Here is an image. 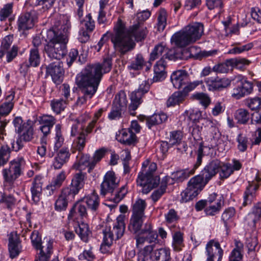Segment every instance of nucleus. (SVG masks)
Returning <instances> with one entry per match:
<instances>
[{
  "label": "nucleus",
  "mask_w": 261,
  "mask_h": 261,
  "mask_svg": "<svg viewBox=\"0 0 261 261\" xmlns=\"http://www.w3.org/2000/svg\"><path fill=\"white\" fill-rule=\"evenodd\" d=\"M127 102L125 92L121 90L116 94L113 102V105L125 110L126 108Z\"/></svg>",
  "instance_id": "39"
},
{
  "label": "nucleus",
  "mask_w": 261,
  "mask_h": 261,
  "mask_svg": "<svg viewBox=\"0 0 261 261\" xmlns=\"http://www.w3.org/2000/svg\"><path fill=\"white\" fill-rule=\"evenodd\" d=\"M253 46L252 43H249L244 45H238L229 50L228 53L237 54L251 49Z\"/></svg>",
  "instance_id": "58"
},
{
  "label": "nucleus",
  "mask_w": 261,
  "mask_h": 261,
  "mask_svg": "<svg viewBox=\"0 0 261 261\" xmlns=\"http://www.w3.org/2000/svg\"><path fill=\"white\" fill-rule=\"evenodd\" d=\"M153 257L155 261H169L171 259L170 250L167 248H162L155 250Z\"/></svg>",
  "instance_id": "36"
},
{
  "label": "nucleus",
  "mask_w": 261,
  "mask_h": 261,
  "mask_svg": "<svg viewBox=\"0 0 261 261\" xmlns=\"http://www.w3.org/2000/svg\"><path fill=\"white\" fill-rule=\"evenodd\" d=\"M147 33L146 28L139 24H136L127 30L120 23L117 25L115 34L112 38V42L116 50L124 55L134 48L135 43L133 38H135L137 41H141L144 39Z\"/></svg>",
  "instance_id": "3"
},
{
  "label": "nucleus",
  "mask_w": 261,
  "mask_h": 261,
  "mask_svg": "<svg viewBox=\"0 0 261 261\" xmlns=\"http://www.w3.org/2000/svg\"><path fill=\"white\" fill-rule=\"evenodd\" d=\"M187 96L184 91L175 92L167 100V106L169 107L182 103Z\"/></svg>",
  "instance_id": "31"
},
{
  "label": "nucleus",
  "mask_w": 261,
  "mask_h": 261,
  "mask_svg": "<svg viewBox=\"0 0 261 261\" xmlns=\"http://www.w3.org/2000/svg\"><path fill=\"white\" fill-rule=\"evenodd\" d=\"M11 150L7 145L0 147V166L4 165L8 161L10 156Z\"/></svg>",
  "instance_id": "47"
},
{
  "label": "nucleus",
  "mask_w": 261,
  "mask_h": 261,
  "mask_svg": "<svg viewBox=\"0 0 261 261\" xmlns=\"http://www.w3.org/2000/svg\"><path fill=\"white\" fill-rule=\"evenodd\" d=\"M86 136L84 132H81L76 140L74 141L76 148L79 151H82L85 146Z\"/></svg>",
  "instance_id": "56"
},
{
  "label": "nucleus",
  "mask_w": 261,
  "mask_h": 261,
  "mask_svg": "<svg viewBox=\"0 0 261 261\" xmlns=\"http://www.w3.org/2000/svg\"><path fill=\"white\" fill-rule=\"evenodd\" d=\"M141 121H146V124L149 128L155 125L161 124L167 120V116L165 113L154 114L150 117L140 115L138 117Z\"/></svg>",
  "instance_id": "19"
},
{
  "label": "nucleus",
  "mask_w": 261,
  "mask_h": 261,
  "mask_svg": "<svg viewBox=\"0 0 261 261\" xmlns=\"http://www.w3.org/2000/svg\"><path fill=\"white\" fill-rule=\"evenodd\" d=\"M246 104L252 110H257L261 108V98L256 96L246 99Z\"/></svg>",
  "instance_id": "54"
},
{
  "label": "nucleus",
  "mask_w": 261,
  "mask_h": 261,
  "mask_svg": "<svg viewBox=\"0 0 261 261\" xmlns=\"http://www.w3.org/2000/svg\"><path fill=\"white\" fill-rule=\"evenodd\" d=\"M170 79L173 86L177 89L181 88L189 83V75L185 70L173 72Z\"/></svg>",
  "instance_id": "16"
},
{
  "label": "nucleus",
  "mask_w": 261,
  "mask_h": 261,
  "mask_svg": "<svg viewBox=\"0 0 261 261\" xmlns=\"http://www.w3.org/2000/svg\"><path fill=\"white\" fill-rule=\"evenodd\" d=\"M116 180H103L100 186V194L105 196L108 193H112L117 188L118 182Z\"/></svg>",
  "instance_id": "35"
},
{
  "label": "nucleus",
  "mask_w": 261,
  "mask_h": 261,
  "mask_svg": "<svg viewBox=\"0 0 261 261\" xmlns=\"http://www.w3.org/2000/svg\"><path fill=\"white\" fill-rule=\"evenodd\" d=\"M234 118L240 124H246L249 120L250 116L248 111L244 109H239L234 114Z\"/></svg>",
  "instance_id": "44"
},
{
  "label": "nucleus",
  "mask_w": 261,
  "mask_h": 261,
  "mask_svg": "<svg viewBox=\"0 0 261 261\" xmlns=\"http://www.w3.org/2000/svg\"><path fill=\"white\" fill-rule=\"evenodd\" d=\"M146 207L145 200L138 199L133 206L132 215L146 217L144 211Z\"/></svg>",
  "instance_id": "37"
},
{
  "label": "nucleus",
  "mask_w": 261,
  "mask_h": 261,
  "mask_svg": "<svg viewBox=\"0 0 261 261\" xmlns=\"http://www.w3.org/2000/svg\"><path fill=\"white\" fill-rule=\"evenodd\" d=\"M38 181L34 180L31 188L32 199L36 203L40 201L42 192V184L39 180Z\"/></svg>",
  "instance_id": "43"
},
{
  "label": "nucleus",
  "mask_w": 261,
  "mask_h": 261,
  "mask_svg": "<svg viewBox=\"0 0 261 261\" xmlns=\"http://www.w3.org/2000/svg\"><path fill=\"white\" fill-rule=\"evenodd\" d=\"M167 24V13L165 10L160 11L158 17V29L159 31H163Z\"/></svg>",
  "instance_id": "52"
},
{
  "label": "nucleus",
  "mask_w": 261,
  "mask_h": 261,
  "mask_svg": "<svg viewBox=\"0 0 261 261\" xmlns=\"http://www.w3.org/2000/svg\"><path fill=\"white\" fill-rule=\"evenodd\" d=\"M145 217L132 215L130 219L128 229L137 234L135 237L137 248L143 246L146 242L151 244L155 243L158 240V234L152 223L147 221L143 224Z\"/></svg>",
  "instance_id": "4"
},
{
  "label": "nucleus",
  "mask_w": 261,
  "mask_h": 261,
  "mask_svg": "<svg viewBox=\"0 0 261 261\" xmlns=\"http://www.w3.org/2000/svg\"><path fill=\"white\" fill-rule=\"evenodd\" d=\"M70 23L68 19L60 28H53L46 33V44L44 45L43 53L45 60L48 61H60L67 53L66 44L68 41V31Z\"/></svg>",
  "instance_id": "2"
},
{
  "label": "nucleus",
  "mask_w": 261,
  "mask_h": 261,
  "mask_svg": "<svg viewBox=\"0 0 261 261\" xmlns=\"http://www.w3.org/2000/svg\"><path fill=\"white\" fill-rule=\"evenodd\" d=\"M257 180H251L248 181V186L245 192L244 195V201L243 205L245 206L250 204L255 199V191L258 188V184L256 183ZM258 181L259 180H258Z\"/></svg>",
  "instance_id": "18"
},
{
  "label": "nucleus",
  "mask_w": 261,
  "mask_h": 261,
  "mask_svg": "<svg viewBox=\"0 0 261 261\" xmlns=\"http://www.w3.org/2000/svg\"><path fill=\"white\" fill-rule=\"evenodd\" d=\"M206 260L214 261V257L218 256L217 261H221L223 251L218 242L211 240L206 245Z\"/></svg>",
  "instance_id": "13"
},
{
  "label": "nucleus",
  "mask_w": 261,
  "mask_h": 261,
  "mask_svg": "<svg viewBox=\"0 0 261 261\" xmlns=\"http://www.w3.org/2000/svg\"><path fill=\"white\" fill-rule=\"evenodd\" d=\"M201 130L202 127L197 124H193L189 128V131L195 141H199L201 139Z\"/></svg>",
  "instance_id": "59"
},
{
  "label": "nucleus",
  "mask_w": 261,
  "mask_h": 261,
  "mask_svg": "<svg viewBox=\"0 0 261 261\" xmlns=\"http://www.w3.org/2000/svg\"><path fill=\"white\" fill-rule=\"evenodd\" d=\"M156 164L153 162L149 163L148 161L142 164L141 173L146 179H153V174L156 170Z\"/></svg>",
  "instance_id": "30"
},
{
  "label": "nucleus",
  "mask_w": 261,
  "mask_h": 261,
  "mask_svg": "<svg viewBox=\"0 0 261 261\" xmlns=\"http://www.w3.org/2000/svg\"><path fill=\"white\" fill-rule=\"evenodd\" d=\"M124 219L125 216L120 215L114 223L112 229L111 226L106 225L102 230L103 240L100 248L101 253L110 252V247L113 241L118 240L123 236L125 229Z\"/></svg>",
  "instance_id": "5"
},
{
  "label": "nucleus",
  "mask_w": 261,
  "mask_h": 261,
  "mask_svg": "<svg viewBox=\"0 0 261 261\" xmlns=\"http://www.w3.org/2000/svg\"><path fill=\"white\" fill-rule=\"evenodd\" d=\"M237 141L238 143V148L240 151H245L247 148L248 139L242 135H239Z\"/></svg>",
  "instance_id": "64"
},
{
  "label": "nucleus",
  "mask_w": 261,
  "mask_h": 261,
  "mask_svg": "<svg viewBox=\"0 0 261 261\" xmlns=\"http://www.w3.org/2000/svg\"><path fill=\"white\" fill-rule=\"evenodd\" d=\"M220 167L219 160H213L202 171L200 179H210L216 174Z\"/></svg>",
  "instance_id": "17"
},
{
  "label": "nucleus",
  "mask_w": 261,
  "mask_h": 261,
  "mask_svg": "<svg viewBox=\"0 0 261 261\" xmlns=\"http://www.w3.org/2000/svg\"><path fill=\"white\" fill-rule=\"evenodd\" d=\"M14 91L11 90L8 91L6 96V101L0 105V134L3 133V130L5 128L8 121L2 119V117L8 115L14 107Z\"/></svg>",
  "instance_id": "7"
},
{
  "label": "nucleus",
  "mask_w": 261,
  "mask_h": 261,
  "mask_svg": "<svg viewBox=\"0 0 261 261\" xmlns=\"http://www.w3.org/2000/svg\"><path fill=\"white\" fill-rule=\"evenodd\" d=\"M171 41L179 47H184L193 43L184 29L174 34Z\"/></svg>",
  "instance_id": "21"
},
{
  "label": "nucleus",
  "mask_w": 261,
  "mask_h": 261,
  "mask_svg": "<svg viewBox=\"0 0 261 261\" xmlns=\"http://www.w3.org/2000/svg\"><path fill=\"white\" fill-rule=\"evenodd\" d=\"M204 82L210 91L222 90L230 84V81L228 79L221 78L219 76L206 78Z\"/></svg>",
  "instance_id": "14"
},
{
  "label": "nucleus",
  "mask_w": 261,
  "mask_h": 261,
  "mask_svg": "<svg viewBox=\"0 0 261 261\" xmlns=\"http://www.w3.org/2000/svg\"><path fill=\"white\" fill-rule=\"evenodd\" d=\"M208 180H189L187 188L181 193V202H187L198 195Z\"/></svg>",
  "instance_id": "6"
},
{
  "label": "nucleus",
  "mask_w": 261,
  "mask_h": 261,
  "mask_svg": "<svg viewBox=\"0 0 261 261\" xmlns=\"http://www.w3.org/2000/svg\"><path fill=\"white\" fill-rule=\"evenodd\" d=\"M39 122L41 126H47L53 127L56 122V119L52 116L44 115L39 117Z\"/></svg>",
  "instance_id": "51"
},
{
  "label": "nucleus",
  "mask_w": 261,
  "mask_h": 261,
  "mask_svg": "<svg viewBox=\"0 0 261 261\" xmlns=\"http://www.w3.org/2000/svg\"><path fill=\"white\" fill-rule=\"evenodd\" d=\"M91 247L89 250H85L79 255V258L81 260L86 259L88 261H93L95 258V255Z\"/></svg>",
  "instance_id": "63"
},
{
  "label": "nucleus",
  "mask_w": 261,
  "mask_h": 261,
  "mask_svg": "<svg viewBox=\"0 0 261 261\" xmlns=\"http://www.w3.org/2000/svg\"><path fill=\"white\" fill-rule=\"evenodd\" d=\"M17 134L18 138L16 141V147L12 144V147L16 151L19 150L23 146V142H29L33 139L34 130L32 122L31 120H28L26 124Z\"/></svg>",
  "instance_id": "9"
},
{
  "label": "nucleus",
  "mask_w": 261,
  "mask_h": 261,
  "mask_svg": "<svg viewBox=\"0 0 261 261\" xmlns=\"http://www.w3.org/2000/svg\"><path fill=\"white\" fill-rule=\"evenodd\" d=\"M250 62L249 60L244 58L230 59L224 63L215 65L213 67V70L219 73H227L234 66L238 68H242L244 66L249 65Z\"/></svg>",
  "instance_id": "11"
},
{
  "label": "nucleus",
  "mask_w": 261,
  "mask_h": 261,
  "mask_svg": "<svg viewBox=\"0 0 261 261\" xmlns=\"http://www.w3.org/2000/svg\"><path fill=\"white\" fill-rule=\"evenodd\" d=\"M143 96V95L142 93H140L137 90H135L130 93V103L128 106V111L130 115L133 116H135L136 115L135 111L142 103V98Z\"/></svg>",
  "instance_id": "25"
},
{
  "label": "nucleus",
  "mask_w": 261,
  "mask_h": 261,
  "mask_svg": "<svg viewBox=\"0 0 261 261\" xmlns=\"http://www.w3.org/2000/svg\"><path fill=\"white\" fill-rule=\"evenodd\" d=\"M235 214V210L233 207L226 209L222 214L221 219L223 221L225 227H227L228 222Z\"/></svg>",
  "instance_id": "57"
},
{
  "label": "nucleus",
  "mask_w": 261,
  "mask_h": 261,
  "mask_svg": "<svg viewBox=\"0 0 261 261\" xmlns=\"http://www.w3.org/2000/svg\"><path fill=\"white\" fill-rule=\"evenodd\" d=\"M173 242L172 247L175 251L179 252L184 247L183 234L179 231L175 232L172 236Z\"/></svg>",
  "instance_id": "42"
},
{
  "label": "nucleus",
  "mask_w": 261,
  "mask_h": 261,
  "mask_svg": "<svg viewBox=\"0 0 261 261\" xmlns=\"http://www.w3.org/2000/svg\"><path fill=\"white\" fill-rule=\"evenodd\" d=\"M194 43L199 39L203 33V25L201 23L194 22L183 29Z\"/></svg>",
  "instance_id": "15"
},
{
  "label": "nucleus",
  "mask_w": 261,
  "mask_h": 261,
  "mask_svg": "<svg viewBox=\"0 0 261 261\" xmlns=\"http://www.w3.org/2000/svg\"><path fill=\"white\" fill-rule=\"evenodd\" d=\"M66 106V101L65 99H60L51 101V106L52 110L57 114L60 113L63 111Z\"/></svg>",
  "instance_id": "49"
},
{
  "label": "nucleus",
  "mask_w": 261,
  "mask_h": 261,
  "mask_svg": "<svg viewBox=\"0 0 261 261\" xmlns=\"http://www.w3.org/2000/svg\"><path fill=\"white\" fill-rule=\"evenodd\" d=\"M221 206V200H217L215 203L208 204L205 212L207 215H214L218 213Z\"/></svg>",
  "instance_id": "50"
},
{
  "label": "nucleus",
  "mask_w": 261,
  "mask_h": 261,
  "mask_svg": "<svg viewBox=\"0 0 261 261\" xmlns=\"http://www.w3.org/2000/svg\"><path fill=\"white\" fill-rule=\"evenodd\" d=\"M40 62V57L39 54L38 49L36 48H32L30 50V57L29 59V64H25L21 65L20 69L23 67L27 68L29 66L37 67Z\"/></svg>",
  "instance_id": "34"
},
{
  "label": "nucleus",
  "mask_w": 261,
  "mask_h": 261,
  "mask_svg": "<svg viewBox=\"0 0 261 261\" xmlns=\"http://www.w3.org/2000/svg\"><path fill=\"white\" fill-rule=\"evenodd\" d=\"M245 219L248 225L255 226L256 222L261 219V202H257L253 205Z\"/></svg>",
  "instance_id": "22"
},
{
  "label": "nucleus",
  "mask_w": 261,
  "mask_h": 261,
  "mask_svg": "<svg viewBox=\"0 0 261 261\" xmlns=\"http://www.w3.org/2000/svg\"><path fill=\"white\" fill-rule=\"evenodd\" d=\"M13 4L9 3L4 6L0 11V20H5L12 12Z\"/></svg>",
  "instance_id": "61"
},
{
  "label": "nucleus",
  "mask_w": 261,
  "mask_h": 261,
  "mask_svg": "<svg viewBox=\"0 0 261 261\" xmlns=\"http://www.w3.org/2000/svg\"><path fill=\"white\" fill-rule=\"evenodd\" d=\"M237 86L233 89L232 96L238 99L250 94L253 90V84L241 75L236 77Z\"/></svg>",
  "instance_id": "8"
},
{
  "label": "nucleus",
  "mask_w": 261,
  "mask_h": 261,
  "mask_svg": "<svg viewBox=\"0 0 261 261\" xmlns=\"http://www.w3.org/2000/svg\"><path fill=\"white\" fill-rule=\"evenodd\" d=\"M32 244L33 247L37 250H39L40 252L41 251L42 247L44 246V242H47L48 244L50 245V249H53V240L48 238H44L43 241L41 240V236L37 230L33 231L30 237Z\"/></svg>",
  "instance_id": "23"
},
{
  "label": "nucleus",
  "mask_w": 261,
  "mask_h": 261,
  "mask_svg": "<svg viewBox=\"0 0 261 261\" xmlns=\"http://www.w3.org/2000/svg\"><path fill=\"white\" fill-rule=\"evenodd\" d=\"M166 62L163 59V57L156 63L154 66V76L153 80L154 82H159L164 80L166 76L165 68Z\"/></svg>",
  "instance_id": "24"
},
{
  "label": "nucleus",
  "mask_w": 261,
  "mask_h": 261,
  "mask_svg": "<svg viewBox=\"0 0 261 261\" xmlns=\"http://www.w3.org/2000/svg\"><path fill=\"white\" fill-rule=\"evenodd\" d=\"M75 214H78L82 217H86L87 216V210L85 205L81 204H75L70 210L68 217H73Z\"/></svg>",
  "instance_id": "48"
},
{
  "label": "nucleus",
  "mask_w": 261,
  "mask_h": 261,
  "mask_svg": "<svg viewBox=\"0 0 261 261\" xmlns=\"http://www.w3.org/2000/svg\"><path fill=\"white\" fill-rule=\"evenodd\" d=\"M142 246L139 247L140 248L137 254L138 261H148L151 258V253L153 251V245H149L146 246L143 248Z\"/></svg>",
  "instance_id": "38"
},
{
  "label": "nucleus",
  "mask_w": 261,
  "mask_h": 261,
  "mask_svg": "<svg viewBox=\"0 0 261 261\" xmlns=\"http://www.w3.org/2000/svg\"><path fill=\"white\" fill-rule=\"evenodd\" d=\"M25 165V161L22 158H17L10 162L9 169L3 171L5 179H15L21 174L22 170Z\"/></svg>",
  "instance_id": "12"
},
{
  "label": "nucleus",
  "mask_w": 261,
  "mask_h": 261,
  "mask_svg": "<svg viewBox=\"0 0 261 261\" xmlns=\"http://www.w3.org/2000/svg\"><path fill=\"white\" fill-rule=\"evenodd\" d=\"M112 59L105 58L101 63H97L86 66L76 77V84L83 95L76 101L77 106L85 104L96 92L101 78L112 68Z\"/></svg>",
  "instance_id": "1"
},
{
  "label": "nucleus",
  "mask_w": 261,
  "mask_h": 261,
  "mask_svg": "<svg viewBox=\"0 0 261 261\" xmlns=\"http://www.w3.org/2000/svg\"><path fill=\"white\" fill-rule=\"evenodd\" d=\"M182 138V133L180 131H174L171 133L169 140L170 145H174L178 144Z\"/></svg>",
  "instance_id": "62"
},
{
  "label": "nucleus",
  "mask_w": 261,
  "mask_h": 261,
  "mask_svg": "<svg viewBox=\"0 0 261 261\" xmlns=\"http://www.w3.org/2000/svg\"><path fill=\"white\" fill-rule=\"evenodd\" d=\"M167 50V48L163 43L155 45L150 53V61H153L159 58H162Z\"/></svg>",
  "instance_id": "41"
},
{
  "label": "nucleus",
  "mask_w": 261,
  "mask_h": 261,
  "mask_svg": "<svg viewBox=\"0 0 261 261\" xmlns=\"http://www.w3.org/2000/svg\"><path fill=\"white\" fill-rule=\"evenodd\" d=\"M116 139L123 144L131 145L136 142V136L132 130L123 129L116 135Z\"/></svg>",
  "instance_id": "26"
},
{
  "label": "nucleus",
  "mask_w": 261,
  "mask_h": 261,
  "mask_svg": "<svg viewBox=\"0 0 261 261\" xmlns=\"http://www.w3.org/2000/svg\"><path fill=\"white\" fill-rule=\"evenodd\" d=\"M35 16L31 12L21 15L18 19V28L21 30H29L33 27L35 24Z\"/></svg>",
  "instance_id": "20"
},
{
  "label": "nucleus",
  "mask_w": 261,
  "mask_h": 261,
  "mask_svg": "<svg viewBox=\"0 0 261 261\" xmlns=\"http://www.w3.org/2000/svg\"><path fill=\"white\" fill-rule=\"evenodd\" d=\"M53 252V249H50V245L47 242H44L42 250L40 252L38 258L36 259L35 261H48ZM51 261H59V260L57 257H55Z\"/></svg>",
  "instance_id": "32"
},
{
  "label": "nucleus",
  "mask_w": 261,
  "mask_h": 261,
  "mask_svg": "<svg viewBox=\"0 0 261 261\" xmlns=\"http://www.w3.org/2000/svg\"><path fill=\"white\" fill-rule=\"evenodd\" d=\"M167 184L166 180L163 181L161 183L160 188L152 193L151 198L154 202H156L165 192Z\"/></svg>",
  "instance_id": "55"
},
{
  "label": "nucleus",
  "mask_w": 261,
  "mask_h": 261,
  "mask_svg": "<svg viewBox=\"0 0 261 261\" xmlns=\"http://www.w3.org/2000/svg\"><path fill=\"white\" fill-rule=\"evenodd\" d=\"M193 98L198 100L205 107H207L210 103L211 100L208 96L203 93H197L193 95Z\"/></svg>",
  "instance_id": "60"
},
{
  "label": "nucleus",
  "mask_w": 261,
  "mask_h": 261,
  "mask_svg": "<svg viewBox=\"0 0 261 261\" xmlns=\"http://www.w3.org/2000/svg\"><path fill=\"white\" fill-rule=\"evenodd\" d=\"M194 173V169L191 171H189L188 170H179L172 173L171 178L172 179H185L189 178V176L193 174Z\"/></svg>",
  "instance_id": "53"
},
{
  "label": "nucleus",
  "mask_w": 261,
  "mask_h": 261,
  "mask_svg": "<svg viewBox=\"0 0 261 261\" xmlns=\"http://www.w3.org/2000/svg\"><path fill=\"white\" fill-rule=\"evenodd\" d=\"M76 232L81 238V240L86 242L88 240V236L90 231L87 224L82 223L79 225V227L76 229Z\"/></svg>",
  "instance_id": "45"
},
{
  "label": "nucleus",
  "mask_w": 261,
  "mask_h": 261,
  "mask_svg": "<svg viewBox=\"0 0 261 261\" xmlns=\"http://www.w3.org/2000/svg\"><path fill=\"white\" fill-rule=\"evenodd\" d=\"M82 200L87 204L89 209L94 212L97 210L99 205V196L95 190H94L91 194L84 197Z\"/></svg>",
  "instance_id": "27"
},
{
  "label": "nucleus",
  "mask_w": 261,
  "mask_h": 261,
  "mask_svg": "<svg viewBox=\"0 0 261 261\" xmlns=\"http://www.w3.org/2000/svg\"><path fill=\"white\" fill-rule=\"evenodd\" d=\"M71 200V196L68 194L66 191L63 190L61 194L59 196L55 204V208L59 212L63 211L66 210L68 202Z\"/></svg>",
  "instance_id": "28"
},
{
  "label": "nucleus",
  "mask_w": 261,
  "mask_h": 261,
  "mask_svg": "<svg viewBox=\"0 0 261 261\" xmlns=\"http://www.w3.org/2000/svg\"><path fill=\"white\" fill-rule=\"evenodd\" d=\"M160 180H137L138 186L143 194H148L159 184Z\"/></svg>",
  "instance_id": "33"
},
{
  "label": "nucleus",
  "mask_w": 261,
  "mask_h": 261,
  "mask_svg": "<svg viewBox=\"0 0 261 261\" xmlns=\"http://www.w3.org/2000/svg\"><path fill=\"white\" fill-rule=\"evenodd\" d=\"M145 64V60L142 55L138 54L131 61L127 68L129 70L138 71L141 70Z\"/></svg>",
  "instance_id": "40"
},
{
  "label": "nucleus",
  "mask_w": 261,
  "mask_h": 261,
  "mask_svg": "<svg viewBox=\"0 0 261 261\" xmlns=\"http://www.w3.org/2000/svg\"><path fill=\"white\" fill-rule=\"evenodd\" d=\"M92 162V158L88 154H81L77 156V164L79 167L82 166H85L89 167L88 172L90 173L94 167H92L91 162Z\"/></svg>",
  "instance_id": "46"
},
{
  "label": "nucleus",
  "mask_w": 261,
  "mask_h": 261,
  "mask_svg": "<svg viewBox=\"0 0 261 261\" xmlns=\"http://www.w3.org/2000/svg\"><path fill=\"white\" fill-rule=\"evenodd\" d=\"M85 185L84 180H71L69 186L64 189L71 196V200H73L74 196L82 189Z\"/></svg>",
  "instance_id": "29"
},
{
  "label": "nucleus",
  "mask_w": 261,
  "mask_h": 261,
  "mask_svg": "<svg viewBox=\"0 0 261 261\" xmlns=\"http://www.w3.org/2000/svg\"><path fill=\"white\" fill-rule=\"evenodd\" d=\"M46 75L50 76L53 81L56 84H61L64 75L63 63L59 60L54 61L46 66Z\"/></svg>",
  "instance_id": "10"
}]
</instances>
